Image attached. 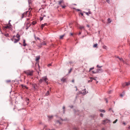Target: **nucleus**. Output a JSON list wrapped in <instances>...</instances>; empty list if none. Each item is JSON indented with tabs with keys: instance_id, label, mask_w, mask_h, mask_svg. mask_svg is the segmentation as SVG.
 I'll return each mask as SVG.
<instances>
[{
	"instance_id": "obj_1",
	"label": "nucleus",
	"mask_w": 130,
	"mask_h": 130,
	"mask_svg": "<svg viewBox=\"0 0 130 130\" xmlns=\"http://www.w3.org/2000/svg\"><path fill=\"white\" fill-rule=\"evenodd\" d=\"M20 37V35L18 34L16 36H14L11 39V40L14 43H17L19 41Z\"/></svg>"
},
{
	"instance_id": "obj_2",
	"label": "nucleus",
	"mask_w": 130,
	"mask_h": 130,
	"mask_svg": "<svg viewBox=\"0 0 130 130\" xmlns=\"http://www.w3.org/2000/svg\"><path fill=\"white\" fill-rule=\"evenodd\" d=\"M24 72L27 75L31 76L33 75V71L32 70H28L24 71Z\"/></svg>"
},
{
	"instance_id": "obj_3",
	"label": "nucleus",
	"mask_w": 130,
	"mask_h": 130,
	"mask_svg": "<svg viewBox=\"0 0 130 130\" xmlns=\"http://www.w3.org/2000/svg\"><path fill=\"white\" fill-rule=\"evenodd\" d=\"M58 4L59 5L61 6L63 8H65L66 6H64V1L63 0H61L58 2Z\"/></svg>"
},
{
	"instance_id": "obj_4",
	"label": "nucleus",
	"mask_w": 130,
	"mask_h": 130,
	"mask_svg": "<svg viewBox=\"0 0 130 130\" xmlns=\"http://www.w3.org/2000/svg\"><path fill=\"white\" fill-rule=\"evenodd\" d=\"M46 42L45 41H44L43 42L41 43L38 46L40 48H41L42 47V46L43 45H46Z\"/></svg>"
},
{
	"instance_id": "obj_5",
	"label": "nucleus",
	"mask_w": 130,
	"mask_h": 130,
	"mask_svg": "<svg viewBox=\"0 0 130 130\" xmlns=\"http://www.w3.org/2000/svg\"><path fill=\"white\" fill-rule=\"evenodd\" d=\"M42 78L43 79V81H44L47 84H48V82L46 81L48 80V79L46 77V76L44 77H42Z\"/></svg>"
},
{
	"instance_id": "obj_6",
	"label": "nucleus",
	"mask_w": 130,
	"mask_h": 130,
	"mask_svg": "<svg viewBox=\"0 0 130 130\" xmlns=\"http://www.w3.org/2000/svg\"><path fill=\"white\" fill-rule=\"evenodd\" d=\"M109 120L106 119L103 121V124H105V123L109 122Z\"/></svg>"
},
{
	"instance_id": "obj_7",
	"label": "nucleus",
	"mask_w": 130,
	"mask_h": 130,
	"mask_svg": "<svg viewBox=\"0 0 130 130\" xmlns=\"http://www.w3.org/2000/svg\"><path fill=\"white\" fill-rule=\"evenodd\" d=\"M11 25L10 24L9 26L7 25L4 27V28L6 29H10L11 28Z\"/></svg>"
},
{
	"instance_id": "obj_8",
	"label": "nucleus",
	"mask_w": 130,
	"mask_h": 130,
	"mask_svg": "<svg viewBox=\"0 0 130 130\" xmlns=\"http://www.w3.org/2000/svg\"><path fill=\"white\" fill-rule=\"evenodd\" d=\"M96 71L97 73H98L102 72L103 71V70L102 69H97L96 70Z\"/></svg>"
},
{
	"instance_id": "obj_9",
	"label": "nucleus",
	"mask_w": 130,
	"mask_h": 130,
	"mask_svg": "<svg viewBox=\"0 0 130 130\" xmlns=\"http://www.w3.org/2000/svg\"><path fill=\"white\" fill-rule=\"evenodd\" d=\"M28 12H29V11H27L26 13H23L22 15V18H24V17H25V15H26V14L28 13Z\"/></svg>"
},
{
	"instance_id": "obj_10",
	"label": "nucleus",
	"mask_w": 130,
	"mask_h": 130,
	"mask_svg": "<svg viewBox=\"0 0 130 130\" xmlns=\"http://www.w3.org/2000/svg\"><path fill=\"white\" fill-rule=\"evenodd\" d=\"M25 39H24L23 40V45L24 46H26L27 44L25 43Z\"/></svg>"
},
{
	"instance_id": "obj_11",
	"label": "nucleus",
	"mask_w": 130,
	"mask_h": 130,
	"mask_svg": "<svg viewBox=\"0 0 130 130\" xmlns=\"http://www.w3.org/2000/svg\"><path fill=\"white\" fill-rule=\"evenodd\" d=\"M36 60L37 61H38L40 59V56H38L36 57Z\"/></svg>"
},
{
	"instance_id": "obj_12",
	"label": "nucleus",
	"mask_w": 130,
	"mask_h": 130,
	"mask_svg": "<svg viewBox=\"0 0 130 130\" xmlns=\"http://www.w3.org/2000/svg\"><path fill=\"white\" fill-rule=\"evenodd\" d=\"M66 79L65 78H63L61 79V80L63 82H66Z\"/></svg>"
},
{
	"instance_id": "obj_13",
	"label": "nucleus",
	"mask_w": 130,
	"mask_h": 130,
	"mask_svg": "<svg viewBox=\"0 0 130 130\" xmlns=\"http://www.w3.org/2000/svg\"><path fill=\"white\" fill-rule=\"evenodd\" d=\"M21 86L22 88L23 89L26 88L27 89V88L24 85H22Z\"/></svg>"
},
{
	"instance_id": "obj_14",
	"label": "nucleus",
	"mask_w": 130,
	"mask_h": 130,
	"mask_svg": "<svg viewBox=\"0 0 130 130\" xmlns=\"http://www.w3.org/2000/svg\"><path fill=\"white\" fill-rule=\"evenodd\" d=\"M118 58L119 59V60L120 61H121L124 63V61L122 58H119V57H118Z\"/></svg>"
},
{
	"instance_id": "obj_15",
	"label": "nucleus",
	"mask_w": 130,
	"mask_h": 130,
	"mask_svg": "<svg viewBox=\"0 0 130 130\" xmlns=\"http://www.w3.org/2000/svg\"><path fill=\"white\" fill-rule=\"evenodd\" d=\"M98 44L96 43L94 44L93 45V47L98 48Z\"/></svg>"
},
{
	"instance_id": "obj_16",
	"label": "nucleus",
	"mask_w": 130,
	"mask_h": 130,
	"mask_svg": "<svg viewBox=\"0 0 130 130\" xmlns=\"http://www.w3.org/2000/svg\"><path fill=\"white\" fill-rule=\"evenodd\" d=\"M126 86H127L130 85V82H126L125 83Z\"/></svg>"
},
{
	"instance_id": "obj_17",
	"label": "nucleus",
	"mask_w": 130,
	"mask_h": 130,
	"mask_svg": "<svg viewBox=\"0 0 130 130\" xmlns=\"http://www.w3.org/2000/svg\"><path fill=\"white\" fill-rule=\"evenodd\" d=\"M79 28L80 29H84V27L83 26H80L79 27Z\"/></svg>"
},
{
	"instance_id": "obj_18",
	"label": "nucleus",
	"mask_w": 130,
	"mask_h": 130,
	"mask_svg": "<svg viewBox=\"0 0 130 130\" xmlns=\"http://www.w3.org/2000/svg\"><path fill=\"white\" fill-rule=\"evenodd\" d=\"M108 22L109 23H110L111 22V19L110 18H108L107 19Z\"/></svg>"
},
{
	"instance_id": "obj_19",
	"label": "nucleus",
	"mask_w": 130,
	"mask_h": 130,
	"mask_svg": "<svg viewBox=\"0 0 130 130\" xmlns=\"http://www.w3.org/2000/svg\"><path fill=\"white\" fill-rule=\"evenodd\" d=\"M64 35H62L60 36V38L61 39H62L63 37H64Z\"/></svg>"
},
{
	"instance_id": "obj_20",
	"label": "nucleus",
	"mask_w": 130,
	"mask_h": 130,
	"mask_svg": "<svg viewBox=\"0 0 130 130\" xmlns=\"http://www.w3.org/2000/svg\"><path fill=\"white\" fill-rule=\"evenodd\" d=\"M11 81L10 80H6V82L7 83H10Z\"/></svg>"
},
{
	"instance_id": "obj_21",
	"label": "nucleus",
	"mask_w": 130,
	"mask_h": 130,
	"mask_svg": "<svg viewBox=\"0 0 130 130\" xmlns=\"http://www.w3.org/2000/svg\"><path fill=\"white\" fill-rule=\"evenodd\" d=\"M36 21H33L32 23V24L33 25H35L36 24Z\"/></svg>"
},
{
	"instance_id": "obj_22",
	"label": "nucleus",
	"mask_w": 130,
	"mask_h": 130,
	"mask_svg": "<svg viewBox=\"0 0 130 130\" xmlns=\"http://www.w3.org/2000/svg\"><path fill=\"white\" fill-rule=\"evenodd\" d=\"M124 94L125 92H122V94H121L120 95L122 97L124 95Z\"/></svg>"
},
{
	"instance_id": "obj_23",
	"label": "nucleus",
	"mask_w": 130,
	"mask_h": 130,
	"mask_svg": "<svg viewBox=\"0 0 130 130\" xmlns=\"http://www.w3.org/2000/svg\"><path fill=\"white\" fill-rule=\"evenodd\" d=\"M100 111L101 112H105V111L103 109H101L100 110Z\"/></svg>"
},
{
	"instance_id": "obj_24",
	"label": "nucleus",
	"mask_w": 130,
	"mask_h": 130,
	"mask_svg": "<svg viewBox=\"0 0 130 130\" xmlns=\"http://www.w3.org/2000/svg\"><path fill=\"white\" fill-rule=\"evenodd\" d=\"M49 94V91H47V92L45 94V95L48 96Z\"/></svg>"
},
{
	"instance_id": "obj_25",
	"label": "nucleus",
	"mask_w": 130,
	"mask_h": 130,
	"mask_svg": "<svg viewBox=\"0 0 130 130\" xmlns=\"http://www.w3.org/2000/svg\"><path fill=\"white\" fill-rule=\"evenodd\" d=\"M43 81V79L42 78L41 79H40L39 80V82L41 83Z\"/></svg>"
},
{
	"instance_id": "obj_26",
	"label": "nucleus",
	"mask_w": 130,
	"mask_h": 130,
	"mask_svg": "<svg viewBox=\"0 0 130 130\" xmlns=\"http://www.w3.org/2000/svg\"><path fill=\"white\" fill-rule=\"evenodd\" d=\"M48 117L50 119H52L53 118V116H48Z\"/></svg>"
},
{
	"instance_id": "obj_27",
	"label": "nucleus",
	"mask_w": 130,
	"mask_h": 130,
	"mask_svg": "<svg viewBox=\"0 0 130 130\" xmlns=\"http://www.w3.org/2000/svg\"><path fill=\"white\" fill-rule=\"evenodd\" d=\"M44 26H45L43 24H42L41 25V27L42 29H43V27Z\"/></svg>"
},
{
	"instance_id": "obj_28",
	"label": "nucleus",
	"mask_w": 130,
	"mask_h": 130,
	"mask_svg": "<svg viewBox=\"0 0 130 130\" xmlns=\"http://www.w3.org/2000/svg\"><path fill=\"white\" fill-rule=\"evenodd\" d=\"M28 2L29 5H30V4L32 2L31 0H28Z\"/></svg>"
},
{
	"instance_id": "obj_29",
	"label": "nucleus",
	"mask_w": 130,
	"mask_h": 130,
	"mask_svg": "<svg viewBox=\"0 0 130 130\" xmlns=\"http://www.w3.org/2000/svg\"><path fill=\"white\" fill-rule=\"evenodd\" d=\"M94 69V67H93L92 68H90L89 69V72H90V71Z\"/></svg>"
},
{
	"instance_id": "obj_30",
	"label": "nucleus",
	"mask_w": 130,
	"mask_h": 130,
	"mask_svg": "<svg viewBox=\"0 0 130 130\" xmlns=\"http://www.w3.org/2000/svg\"><path fill=\"white\" fill-rule=\"evenodd\" d=\"M90 79H92V80L93 79V80H96V79H95L94 78H93V77H90Z\"/></svg>"
},
{
	"instance_id": "obj_31",
	"label": "nucleus",
	"mask_w": 130,
	"mask_h": 130,
	"mask_svg": "<svg viewBox=\"0 0 130 130\" xmlns=\"http://www.w3.org/2000/svg\"><path fill=\"white\" fill-rule=\"evenodd\" d=\"M92 73L93 74H95V73H97V72L96 71H92Z\"/></svg>"
},
{
	"instance_id": "obj_32",
	"label": "nucleus",
	"mask_w": 130,
	"mask_h": 130,
	"mask_svg": "<svg viewBox=\"0 0 130 130\" xmlns=\"http://www.w3.org/2000/svg\"><path fill=\"white\" fill-rule=\"evenodd\" d=\"M117 121H118V120L117 119H116L115 120V121H113V123H116L117 122Z\"/></svg>"
},
{
	"instance_id": "obj_33",
	"label": "nucleus",
	"mask_w": 130,
	"mask_h": 130,
	"mask_svg": "<svg viewBox=\"0 0 130 130\" xmlns=\"http://www.w3.org/2000/svg\"><path fill=\"white\" fill-rule=\"evenodd\" d=\"M107 46L105 45L103 46V48L104 49H106V48Z\"/></svg>"
},
{
	"instance_id": "obj_34",
	"label": "nucleus",
	"mask_w": 130,
	"mask_h": 130,
	"mask_svg": "<svg viewBox=\"0 0 130 130\" xmlns=\"http://www.w3.org/2000/svg\"><path fill=\"white\" fill-rule=\"evenodd\" d=\"M92 81V79H91L90 80H88V83H90V82H91Z\"/></svg>"
},
{
	"instance_id": "obj_35",
	"label": "nucleus",
	"mask_w": 130,
	"mask_h": 130,
	"mask_svg": "<svg viewBox=\"0 0 130 130\" xmlns=\"http://www.w3.org/2000/svg\"><path fill=\"white\" fill-rule=\"evenodd\" d=\"M125 86H126V84H125V83L122 84V86H123V87H124Z\"/></svg>"
},
{
	"instance_id": "obj_36",
	"label": "nucleus",
	"mask_w": 130,
	"mask_h": 130,
	"mask_svg": "<svg viewBox=\"0 0 130 130\" xmlns=\"http://www.w3.org/2000/svg\"><path fill=\"white\" fill-rule=\"evenodd\" d=\"M5 36L6 37H8V34H5Z\"/></svg>"
},
{
	"instance_id": "obj_37",
	"label": "nucleus",
	"mask_w": 130,
	"mask_h": 130,
	"mask_svg": "<svg viewBox=\"0 0 130 130\" xmlns=\"http://www.w3.org/2000/svg\"><path fill=\"white\" fill-rule=\"evenodd\" d=\"M100 116L101 117H103V114L102 113H101L100 114Z\"/></svg>"
},
{
	"instance_id": "obj_38",
	"label": "nucleus",
	"mask_w": 130,
	"mask_h": 130,
	"mask_svg": "<svg viewBox=\"0 0 130 130\" xmlns=\"http://www.w3.org/2000/svg\"><path fill=\"white\" fill-rule=\"evenodd\" d=\"M106 1L108 3H109V0H106Z\"/></svg>"
},
{
	"instance_id": "obj_39",
	"label": "nucleus",
	"mask_w": 130,
	"mask_h": 130,
	"mask_svg": "<svg viewBox=\"0 0 130 130\" xmlns=\"http://www.w3.org/2000/svg\"><path fill=\"white\" fill-rule=\"evenodd\" d=\"M65 108V107H64V106H63V110H64V111H63V112H64V109Z\"/></svg>"
},
{
	"instance_id": "obj_40",
	"label": "nucleus",
	"mask_w": 130,
	"mask_h": 130,
	"mask_svg": "<svg viewBox=\"0 0 130 130\" xmlns=\"http://www.w3.org/2000/svg\"><path fill=\"white\" fill-rule=\"evenodd\" d=\"M51 64H48V65H47V66L48 67H49L50 66H51Z\"/></svg>"
},
{
	"instance_id": "obj_41",
	"label": "nucleus",
	"mask_w": 130,
	"mask_h": 130,
	"mask_svg": "<svg viewBox=\"0 0 130 130\" xmlns=\"http://www.w3.org/2000/svg\"><path fill=\"white\" fill-rule=\"evenodd\" d=\"M112 92V91H109L108 92V93H111V92Z\"/></svg>"
},
{
	"instance_id": "obj_42",
	"label": "nucleus",
	"mask_w": 130,
	"mask_h": 130,
	"mask_svg": "<svg viewBox=\"0 0 130 130\" xmlns=\"http://www.w3.org/2000/svg\"><path fill=\"white\" fill-rule=\"evenodd\" d=\"M71 70H72V69H70V71H69V73H70L71 72Z\"/></svg>"
},
{
	"instance_id": "obj_43",
	"label": "nucleus",
	"mask_w": 130,
	"mask_h": 130,
	"mask_svg": "<svg viewBox=\"0 0 130 130\" xmlns=\"http://www.w3.org/2000/svg\"><path fill=\"white\" fill-rule=\"evenodd\" d=\"M44 26H47V24L46 23H45L43 24Z\"/></svg>"
},
{
	"instance_id": "obj_44",
	"label": "nucleus",
	"mask_w": 130,
	"mask_h": 130,
	"mask_svg": "<svg viewBox=\"0 0 130 130\" xmlns=\"http://www.w3.org/2000/svg\"><path fill=\"white\" fill-rule=\"evenodd\" d=\"M86 14L87 15H89V14L88 12H86Z\"/></svg>"
},
{
	"instance_id": "obj_45",
	"label": "nucleus",
	"mask_w": 130,
	"mask_h": 130,
	"mask_svg": "<svg viewBox=\"0 0 130 130\" xmlns=\"http://www.w3.org/2000/svg\"><path fill=\"white\" fill-rule=\"evenodd\" d=\"M43 19V17H41L40 18V20L41 21Z\"/></svg>"
},
{
	"instance_id": "obj_46",
	"label": "nucleus",
	"mask_w": 130,
	"mask_h": 130,
	"mask_svg": "<svg viewBox=\"0 0 130 130\" xmlns=\"http://www.w3.org/2000/svg\"><path fill=\"white\" fill-rule=\"evenodd\" d=\"M81 34V32L79 31L78 34L80 35Z\"/></svg>"
},
{
	"instance_id": "obj_47",
	"label": "nucleus",
	"mask_w": 130,
	"mask_h": 130,
	"mask_svg": "<svg viewBox=\"0 0 130 130\" xmlns=\"http://www.w3.org/2000/svg\"><path fill=\"white\" fill-rule=\"evenodd\" d=\"M97 67H99V68H101V67H100H100L99 66V65H98L97 66Z\"/></svg>"
},
{
	"instance_id": "obj_48",
	"label": "nucleus",
	"mask_w": 130,
	"mask_h": 130,
	"mask_svg": "<svg viewBox=\"0 0 130 130\" xmlns=\"http://www.w3.org/2000/svg\"><path fill=\"white\" fill-rule=\"evenodd\" d=\"M87 26L88 27H89H89H90L89 25H87Z\"/></svg>"
},
{
	"instance_id": "obj_49",
	"label": "nucleus",
	"mask_w": 130,
	"mask_h": 130,
	"mask_svg": "<svg viewBox=\"0 0 130 130\" xmlns=\"http://www.w3.org/2000/svg\"><path fill=\"white\" fill-rule=\"evenodd\" d=\"M88 14H91V12H90V11H89V12H88Z\"/></svg>"
},
{
	"instance_id": "obj_50",
	"label": "nucleus",
	"mask_w": 130,
	"mask_h": 130,
	"mask_svg": "<svg viewBox=\"0 0 130 130\" xmlns=\"http://www.w3.org/2000/svg\"><path fill=\"white\" fill-rule=\"evenodd\" d=\"M81 15L82 16H83V13H81Z\"/></svg>"
},
{
	"instance_id": "obj_51",
	"label": "nucleus",
	"mask_w": 130,
	"mask_h": 130,
	"mask_svg": "<svg viewBox=\"0 0 130 130\" xmlns=\"http://www.w3.org/2000/svg\"><path fill=\"white\" fill-rule=\"evenodd\" d=\"M70 35H71L72 36L73 35V34L72 33H71Z\"/></svg>"
},
{
	"instance_id": "obj_52",
	"label": "nucleus",
	"mask_w": 130,
	"mask_h": 130,
	"mask_svg": "<svg viewBox=\"0 0 130 130\" xmlns=\"http://www.w3.org/2000/svg\"><path fill=\"white\" fill-rule=\"evenodd\" d=\"M74 80H72V82L73 83H74Z\"/></svg>"
},
{
	"instance_id": "obj_53",
	"label": "nucleus",
	"mask_w": 130,
	"mask_h": 130,
	"mask_svg": "<svg viewBox=\"0 0 130 130\" xmlns=\"http://www.w3.org/2000/svg\"><path fill=\"white\" fill-rule=\"evenodd\" d=\"M128 128L130 129V126L128 127Z\"/></svg>"
},
{
	"instance_id": "obj_54",
	"label": "nucleus",
	"mask_w": 130,
	"mask_h": 130,
	"mask_svg": "<svg viewBox=\"0 0 130 130\" xmlns=\"http://www.w3.org/2000/svg\"><path fill=\"white\" fill-rule=\"evenodd\" d=\"M82 130H86L85 129L83 128Z\"/></svg>"
},
{
	"instance_id": "obj_55",
	"label": "nucleus",
	"mask_w": 130,
	"mask_h": 130,
	"mask_svg": "<svg viewBox=\"0 0 130 130\" xmlns=\"http://www.w3.org/2000/svg\"><path fill=\"white\" fill-rule=\"evenodd\" d=\"M37 39H38V40H39L40 39V38H37Z\"/></svg>"
},
{
	"instance_id": "obj_56",
	"label": "nucleus",
	"mask_w": 130,
	"mask_h": 130,
	"mask_svg": "<svg viewBox=\"0 0 130 130\" xmlns=\"http://www.w3.org/2000/svg\"><path fill=\"white\" fill-rule=\"evenodd\" d=\"M49 130H55L54 129H49Z\"/></svg>"
},
{
	"instance_id": "obj_57",
	"label": "nucleus",
	"mask_w": 130,
	"mask_h": 130,
	"mask_svg": "<svg viewBox=\"0 0 130 130\" xmlns=\"http://www.w3.org/2000/svg\"><path fill=\"white\" fill-rule=\"evenodd\" d=\"M98 81H96V84H97L98 83Z\"/></svg>"
},
{
	"instance_id": "obj_58",
	"label": "nucleus",
	"mask_w": 130,
	"mask_h": 130,
	"mask_svg": "<svg viewBox=\"0 0 130 130\" xmlns=\"http://www.w3.org/2000/svg\"><path fill=\"white\" fill-rule=\"evenodd\" d=\"M108 101L107 100H106V102L107 103V102Z\"/></svg>"
},
{
	"instance_id": "obj_59",
	"label": "nucleus",
	"mask_w": 130,
	"mask_h": 130,
	"mask_svg": "<svg viewBox=\"0 0 130 130\" xmlns=\"http://www.w3.org/2000/svg\"><path fill=\"white\" fill-rule=\"evenodd\" d=\"M123 124H124L125 125V123H123Z\"/></svg>"
},
{
	"instance_id": "obj_60",
	"label": "nucleus",
	"mask_w": 130,
	"mask_h": 130,
	"mask_svg": "<svg viewBox=\"0 0 130 130\" xmlns=\"http://www.w3.org/2000/svg\"><path fill=\"white\" fill-rule=\"evenodd\" d=\"M84 37V36H82V38H83Z\"/></svg>"
},
{
	"instance_id": "obj_61",
	"label": "nucleus",
	"mask_w": 130,
	"mask_h": 130,
	"mask_svg": "<svg viewBox=\"0 0 130 130\" xmlns=\"http://www.w3.org/2000/svg\"><path fill=\"white\" fill-rule=\"evenodd\" d=\"M83 93L84 94H85V93H84V92H83Z\"/></svg>"
},
{
	"instance_id": "obj_62",
	"label": "nucleus",
	"mask_w": 130,
	"mask_h": 130,
	"mask_svg": "<svg viewBox=\"0 0 130 130\" xmlns=\"http://www.w3.org/2000/svg\"><path fill=\"white\" fill-rule=\"evenodd\" d=\"M27 100H28V101L29 100V99H28Z\"/></svg>"
},
{
	"instance_id": "obj_63",
	"label": "nucleus",
	"mask_w": 130,
	"mask_h": 130,
	"mask_svg": "<svg viewBox=\"0 0 130 130\" xmlns=\"http://www.w3.org/2000/svg\"><path fill=\"white\" fill-rule=\"evenodd\" d=\"M95 78H97V77H95Z\"/></svg>"
}]
</instances>
